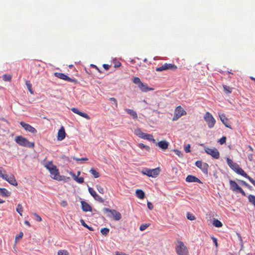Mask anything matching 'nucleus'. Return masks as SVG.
I'll return each mask as SVG.
<instances>
[{
    "instance_id": "obj_27",
    "label": "nucleus",
    "mask_w": 255,
    "mask_h": 255,
    "mask_svg": "<svg viewBox=\"0 0 255 255\" xmlns=\"http://www.w3.org/2000/svg\"><path fill=\"white\" fill-rule=\"evenodd\" d=\"M71 175H72L74 179L76 182H77L78 183L82 184V183H84V179L83 177H78L76 176L74 173H71Z\"/></svg>"
},
{
    "instance_id": "obj_28",
    "label": "nucleus",
    "mask_w": 255,
    "mask_h": 255,
    "mask_svg": "<svg viewBox=\"0 0 255 255\" xmlns=\"http://www.w3.org/2000/svg\"><path fill=\"white\" fill-rule=\"evenodd\" d=\"M249 202L255 207V195L250 194L248 196Z\"/></svg>"
},
{
    "instance_id": "obj_24",
    "label": "nucleus",
    "mask_w": 255,
    "mask_h": 255,
    "mask_svg": "<svg viewBox=\"0 0 255 255\" xmlns=\"http://www.w3.org/2000/svg\"><path fill=\"white\" fill-rule=\"evenodd\" d=\"M11 193L6 189L0 188V195L3 197H7L10 196Z\"/></svg>"
},
{
    "instance_id": "obj_52",
    "label": "nucleus",
    "mask_w": 255,
    "mask_h": 255,
    "mask_svg": "<svg viewBox=\"0 0 255 255\" xmlns=\"http://www.w3.org/2000/svg\"><path fill=\"white\" fill-rule=\"evenodd\" d=\"M227 162L230 167H231V166L234 163L232 159H231L230 158H229L228 157L227 158Z\"/></svg>"
},
{
    "instance_id": "obj_60",
    "label": "nucleus",
    "mask_w": 255,
    "mask_h": 255,
    "mask_svg": "<svg viewBox=\"0 0 255 255\" xmlns=\"http://www.w3.org/2000/svg\"><path fill=\"white\" fill-rule=\"evenodd\" d=\"M60 205L64 207H65L67 206V203L66 201L63 200L61 201Z\"/></svg>"
},
{
    "instance_id": "obj_54",
    "label": "nucleus",
    "mask_w": 255,
    "mask_h": 255,
    "mask_svg": "<svg viewBox=\"0 0 255 255\" xmlns=\"http://www.w3.org/2000/svg\"><path fill=\"white\" fill-rule=\"evenodd\" d=\"M23 234L22 232L19 233V234L17 235L15 237V240H19L20 239L22 238Z\"/></svg>"
},
{
    "instance_id": "obj_38",
    "label": "nucleus",
    "mask_w": 255,
    "mask_h": 255,
    "mask_svg": "<svg viewBox=\"0 0 255 255\" xmlns=\"http://www.w3.org/2000/svg\"><path fill=\"white\" fill-rule=\"evenodd\" d=\"M25 84L27 86V88L28 91L30 92V93L33 94V91L32 90V85L29 81H25Z\"/></svg>"
},
{
    "instance_id": "obj_8",
    "label": "nucleus",
    "mask_w": 255,
    "mask_h": 255,
    "mask_svg": "<svg viewBox=\"0 0 255 255\" xmlns=\"http://www.w3.org/2000/svg\"><path fill=\"white\" fill-rule=\"evenodd\" d=\"M195 165L200 168L201 171L206 175H208L209 165L206 162H202L201 160H197L195 162Z\"/></svg>"
},
{
    "instance_id": "obj_36",
    "label": "nucleus",
    "mask_w": 255,
    "mask_h": 255,
    "mask_svg": "<svg viewBox=\"0 0 255 255\" xmlns=\"http://www.w3.org/2000/svg\"><path fill=\"white\" fill-rule=\"evenodd\" d=\"M16 211L19 213L20 216H22V213L23 212V207L20 204H18L17 205Z\"/></svg>"
},
{
    "instance_id": "obj_59",
    "label": "nucleus",
    "mask_w": 255,
    "mask_h": 255,
    "mask_svg": "<svg viewBox=\"0 0 255 255\" xmlns=\"http://www.w3.org/2000/svg\"><path fill=\"white\" fill-rule=\"evenodd\" d=\"M237 235L238 238L240 242V243L241 244V245L243 246V240H242L241 235L239 233H237Z\"/></svg>"
},
{
    "instance_id": "obj_2",
    "label": "nucleus",
    "mask_w": 255,
    "mask_h": 255,
    "mask_svg": "<svg viewBox=\"0 0 255 255\" xmlns=\"http://www.w3.org/2000/svg\"><path fill=\"white\" fill-rule=\"evenodd\" d=\"M160 169L159 167H157L154 169H149L147 168H143L141 172L145 175L149 177L155 178L160 172Z\"/></svg>"
},
{
    "instance_id": "obj_23",
    "label": "nucleus",
    "mask_w": 255,
    "mask_h": 255,
    "mask_svg": "<svg viewBox=\"0 0 255 255\" xmlns=\"http://www.w3.org/2000/svg\"><path fill=\"white\" fill-rule=\"evenodd\" d=\"M54 76L59 79L64 80L66 81H68L69 78V76H67L65 74L59 72L54 73Z\"/></svg>"
},
{
    "instance_id": "obj_50",
    "label": "nucleus",
    "mask_w": 255,
    "mask_h": 255,
    "mask_svg": "<svg viewBox=\"0 0 255 255\" xmlns=\"http://www.w3.org/2000/svg\"><path fill=\"white\" fill-rule=\"evenodd\" d=\"M190 148L191 146L190 144H188L184 147V150L186 153H188L190 152Z\"/></svg>"
},
{
    "instance_id": "obj_16",
    "label": "nucleus",
    "mask_w": 255,
    "mask_h": 255,
    "mask_svg": "<svg viewBox=\"0 0 255 255\" xmlns=\"http://www.w3.org/2000/svg\"><path fill=\"white\" fill-rule=\"evenodd\" d=\"M185 181L187 182H198L201 184L203 183L199 178L192 175H188L185 179Z\"/></svg>"
},
{
    "instance_id": "obj_14",
    "label": "nucleus",
    "mask_w": 255,
    "mask_h": 255,
    "mask_svg": "<svg viewBox=\"0 0 255 255\" xmlns=\"http://www.w3.org/2000/svg\"><path fill=\"white\" fill-rule=\"evenodd\" d=\"M236 172L243 177L247 178L251 183L254 180L252 178H251L247 173L245 172V171L241 168L240 166L237 169Z\"/></svg>"
},
{
    "instance_id": "obj_33",
    "label": "nucleus",
    "mask_w": 255,
    "mask_h": 255,
    "mask_svg": "<svg viewBox=\"0 0 255 255\" xmlns=\"http://www.w3.org/2000/svg\"><path fill=\"white\" fill-rule=\"evenodd\" d=\"M134 133L137 136H138V137L141 138L142 137V136L143 135V134L144 133V132H142L141 131V130L140 129V128H137L135 129Z\"/></svg>"
},
{
    "instance_id": "obj_57",
    "label": "nucleus",
    "mask_w": 255,
    "mask_h": 255,
    "mask_svg": "<svg viewBox=\"0 0 255 255\" xmlns=\"http://www.w3.org/2000/svg\"><path fill=\"white\" fill-rule=\"evenodd\" d=\"M211 239H212V240H213V241L215 246L216 247H218L217 239L215 237H214V236H212L211 237Z\"/></svg>"
},
{
    "instance_id": "obj_62",
    "label": "nucleus",
    "mask_w": 255,
    "mask_h": 255,
    "mask_svg": "<svg viewBox=\"0 0 255 255\" xmlns=\"http://www.w3.org/2000/svg\"><path fill=\"white\" fill-rule=\"evenodd\" d=\"M121 66V63L118 61V62H116L115 63L114 67L115 68H118V67H120Z\"/></svg>"
},
{
    "instance_id": "obj_51",
    "label": "nucleus",
    "mask_w": 255,
    "mask_h": 255,
    "mask_svg": "<svg viewBox=\"0 0 255 255\" xmlns=\"http://www.w3.org/2000/svg\"><path fill=\"white\" fill-rule=\"evenodd\" d=\"M68 82H73L75 84H77L79 83V82L76 79H72L70 77L69 78L68 80Z\"/></svg>"
},
{
    "instance_id": "obj_64",
    "label": "nucleus",
    "mask_w": 255,
    "mask_h": 255,
    "mask_svg": "<svg viewBox=\"0 0 255 255\" xmlns=\"http://www.w3.org/2000/svg\"><path fill=\"white\" fill-rule=\"evenodd\" d=\"M253 155V154H248V158L250 161H252Z\"/></svg>"
},
{
    "instance_id": "obj_21",
    "label": "nucleus",
    "mask_w": 255,
    "mask_h": 255,
    "mask_svg": "<svg viewBox=\"0 0 255 255\" xmlns=\"http://www.w3.org/2000/svg\"><path fill=\"white\" fill-rule=\"evenodd\" d=\"M156 145H158L162 149H166L168 148L169 143L166 140H161L156 143Z\"/></svg>"
},
{
    "instance_id": "obj_9",
    "label": "nucleus",
    "mask_w": 255,
    "mask_h": 255,
    "mask_svg": "<svg viewBox=\"0 0 255 255\" xmlns=\"http://www.w3.org/2000/svg\"><path fill=\"white\" fill-rule=\"evenodd\" d=\"M186 114V112L184 109L181 107V106L177 107L174 112L173 118L172 119L173 121H177L182 116Z\"/></svg>"
},
{
    "instance_id": "obj_1",
    "label": "nucleus",
    "mask_w": 255,
    "mask_h": 255,
    "mask_svg": "<svg viewBox=\"0 0 255 255\" xmlns=\"http://www.w3.org/2000/svg\"><path fill=\"white\" fill-rule=\"evenodd\" d=\"M14 140L16 143L21 146L28 148H33L34 146V142L29 141L26 138L24 137L22 135L16 136Z\"/></svg>"
},
{
    "instance_id": "obj_25",
    "label": "nucleus",
    "mask_w": 255,
    "mask_h": 255,
    "mask_svg": "<svg viewBox=\"0 0 255 255\" xmlns=\"http://www.w3.org/2000/svg\"><path fill=\"white\" fill-rule=\"evenodd\" d=\"M125 111H126L127 114L131 116L133 119H137V115L135 111L129 109H126Z\"/></svg>"
},
{
    "instance_id": "obj_26",
    "label": "nucleus",
    "mask_w": 255,
    "mask_h": 255,
    "mask_svg": "<svg viewBox=\"0 0 255 255\" xmlns=\"http://www.w3.org/2000/svg\"><path fill=\"white\" fill-rule=\"evenodd\" d=\"M135 193L136 197L139 199H143L145 197L144 192L141 189H137Z\"/></svg>"
},
{
    "instance_id": "obj_55",
    "label": "nucleus",
    "mask_w": 255,
    "mask_h": 255,
    "mask_svg": "<svg viewBox=\"0 0 255 255\" xmlns=\"http://www.w3.org/2000/svg\"><path fill=\"white\" fill-rule=\"evenodd\" d=\"M237 193H240L243 196H246V194L243 190V189L241 187L239 190L237 192Z\"/></svg>"
},
{
    "instance_id": "obj_32",
    "label": "nucleus",
    "mask_w": 255,
    "mask_h": 255,
    "mask_svg": "<svg viewBox=\"0 0 255 255\" xmlns=\"http://www.w3.org/2000/svg\"><path fill=\"white\" fill-rule=\"evenodd\" d=\"M109 100L111 102L112 105H114V107H113V108L116 109L118 108V102L115 98H110Z\"/></svg>"
},
{
    "instance_id": "obj_11",
    "label": "nucleus",
    "mask_w": 255,
    "mask_h": 255,
    "mask_svg": "<svg viewBox=\"0 0 255 255\" xmlns=\"http://www.w3.org/2000/svg\"><path fill=\"white\" fill-rule=\"evenodd\" d=\"M88 191L89 193L95 200L98 201L100 203H103L104 202V199L98 195L93 188L89 187Z\"/></svg>"
},
{
    "instance_id": "obj_43",
    "label": "nucleus",
    "mask_w": 255,
    "mask_h": 255,
    "mask_svg": "<svg viewBox=\"0 0 255 255\" xmlns=\"http://www.w3.org/2000/svg\"><path fill=\"white\" fill-rule=\"evenodd\" d=\"M133 82L134 84L138 85H140V83H142L140 79L138 77H134L133 79Z\"/></svg>"
},
{
    "instance_id": "obj_53",
    "label": "nucleus",
    "mask_w": 255,
    "mask_h": 255,
    "mask_svg": "<svg viewBox=\"0 0 255 255\" xmlns=\"http://www.w3.org/2000/svg\"><path fill=\"white\" fill-rule=\"evenodd\" d=\"M52 166H54V165L53 164L52 161H50L45 165V167L49 170V169L51 168Z\"/></svg>"
},
{
    "instance_id": "obj_19",
    "label": "nucleus",
    "mask_w": 255,
    "mask_h": 255,
    "mask_svg": "<svg viewBox=\"0 0 255 255\" xmlns=\"http://www.w3.org/2000/svg\"><path fill=\"white\" fill-rule=\"evenodd\" d=\"M229 183L230 189L234 192H237L241 188L238 184L234 180H230Z\"/></svg>"
},
{
    "instance_id": "obj_12",
    "label": "nucleus",
    "mask_w": 255,
    "mask_h": 255,
    "mask_svg": "<svg viewBox=\"0 0 255 255\" xmlns=\"http://www.w3.org/2000/svg\"><path fill=\"white\" fill-rule=\"evenodd\" d=\"M20 125L26 131H28L32 133H34V134L36 133L37 132V130L34 127H32L31 125H30L28 124H26V123H24V122H20Z\"/></svg>"
},
{
    "instance_id": "obj_40",
    "label": "nucleus",
    "mask_w": 255,
    "mask_h": 255,
    "mask_svg": "<svg viewBox=\"0 0 255 255\" xmlns=\"http://www.w3.org/2000/svg\"><path fill=\"white\" fill-rule=\"evenodd\" d=\"M186 217H187V218L190 221L194 220L196 219L195 217L192 214L190 213V212H187Z\"/></svg>"
},
{
    "instance_id": "obj_13",
    "label": "nucleus",
    "mask_w": 255,
    "mask_h": 255,
    "mask_svg": "<svg viewBox=\"0 0 255 255\" xmlns=\"http://www.w3.org/2000/svg\"><path fill=\"white\" fill-rule=\"evenodd\" d=\"M81 203L82 209L84 212H97V210L95 209L93 210L92 206L87 202L82 200L81 201Z\"/></svg>"
},
{
    "instance_id": "obj_46",
    "label": "nucleus",
    "mask_w": 255,
    "mask_h": 255,
    "mask_svg": "<svg viewBox=\"0 0 255 255\" xmlns=\"http://www.w3.org/2000/svg\"><path fill=\"white\" fill-rule=\"evenodd\" d=\"M97 189L98 191V192L101 194H104L105 192L104 188L100 185L97 186Z\"/></svg>"
},
{
    "instance_id": "obj_30",
    "label": "nucleus",
    "mask_w": 255,
    "mask_h": 255,
    "mask_svg": "<svg viewBox=\"0 0 255 255\" xmlns=\"http://www.w3.org/2000/svg\"><path fill=\"white\" fill-rule=\"evenodd\" d=\"M239 183L243 185V186H246V187H247L249 189H250V190H252V189H253V187L252 186H251L250 184H249L248 183H247L246 181H244V180H238Z\"/></svg>"
},
{
    "instance_id": "obj_18",
    "label": "nucleus",
    "mask_w": 255,
    "mask_h": 255,
    "mask_svg": "<svg viewBox=\"0 0 255 255\" xmlns=\"http://www.w3.org/2000/svg\"><path fill=\"white\" fill-rule=\"evenodd\" d=\"M73 113L79 115V116L85 118L87 120H89L90 119L89 116L87 115L86 113L82 112L79 111V110L77 108H72L71 110Z\"/></svg>"
},
{
    "instance_id": "obj_49",
    "label": "nucleus",
    "mask_w": 255,
    "mask_h": 255,
    "mask_svg": "<svg viewBox=\"0 0 255 255\" xmlns=\"http://www.w3.org/2000/svg\"><path fill=\"white\" fill-rule=\"evenodd\" d=\"M2 170L3 168L0 167V177L3 179H6V178L7 177V174H3L2 173Z\"/></svg>"
},
{
    "instance_id": "obj_34",
    "label": "nucleus",
    "mask_w": 255,
    "mask_h": 255,
    "mask_svg": "<svg viewBox=\"0 0 255 255\" xmlns=\"http://www.w3.org/2000/svg\"><path fill=\"white\" fill-rule=\"evenodd\" d=\"M137 146L141 149H145L147 151H149L150 148L149 146L144 145L142 143H138Z\"/></svg>"
},
{
    "instance_id": "obj_31",
    "label": "nucleus",
    "mask_w": 255,
    "mask_h": 255,
    "mask_svg": "<svg viewBox=\"0 0 255 255\" xmlns=\"http://www.w3.org/2000/svg\"><path fill=\"white\" fill-rule=\"evenodd\" d=\"M90 172L93 175V177L95 178L100 177V173L93 168H92L90 169Z\"/></svg>"
},
{
    "instance_id": "obj_39",
    "label": "nucleus",
    "mask_w": 255,
    "mask_h": 255,
    "mask_svg": "<svg viewBox=\"0 0 255 255\" xmlns=\"http://www.w3.org/2000/svg\"><path fill=\"white\" fill-rule=\"evenodd\" d=\"M152 137L153 135L152 134L144 133L141 138L144 139H147L148 140H149L150 137Z\"/></svg>"
},
{
    "instance_id": "obj_61",
    "label": "nucleus",
    "mask_w": 255,
    "mask_h": 255,
    "mask_svg": "<svg viewBox=\"0 0 255 255\" xmlns=\"http://www.w3.org/2000/svg\"><path fill=\"white\" fill-rule=\"evenodd\" d=\"M80 221V223H81V225L83 226H84L85 228L87 227L88 225L85 223V222H84V220L81 219Z\"/></svg>"
},
{
    "instance_id": "obj_42",
    "label": "nucleus",
    "mask_w": 255,
    "mask_h": 255,
    "mask_svg": "<svg viewBox=\"0 0 255 255\" xmlns=\"http://www.w3.org/2000/svg\"><path fill=\"white\" fill-rule=\"evenodd\" d=\"M2 78L4 81H10L11 79V76L7 74H4Z\"/></svg>"
},
{
    "instance_id": "obj_17",
    "label": "nucleus",
    "mask_w": 255,
    "mask_h": 255,
    "mask_svg": "<svg viewBox=\"0 0 255 255\" xmlns=\"http://www.w3.org/2000/svg\"><path fill=\"white\" fill-rule=\"evenodd\" d=\"M65 128L63 127H61L58 132L57 140L59 141L63 140L65 137Z\"/></svg>"
},
{
    "instance_id": "obj_48",
    "label": "nucleus",
    "mask_w": 255,
    "mask_h": 255,
    "mask_svg": "<svg viewBox=\"0 0 255 255\" xmlns=\"http://www.w3.org/2000/svg\"><path fill=\"white\" fill-rule=\"evenodd\" d=\"M173 151L175 153L176 155H177L179 157H182L183 156V153L181 151L178 149H174Z\"/></svg>"
},
{
    "instance_id": "obj_10",
    "label": "nucleus",
    "mask_w": 255,
    "mask_h": 255,
    "mask_svg": "<svg viewBox=\"0 0 255 255\" xmlns=\"http://www.w3.org/2000/svg\"><path fill=\"white\" fill-rule=\"evenodd\" d=\"M205 151L208 154L210 155L213 158L215 159H219L220 157V153L216 148H210L209 147H205L204 148Z\"/></svg>"
},
{
    "instance_id": "obj_3",
    "label": "nucleus",
    "mask_w": 255,
    "mask_h": 255,
    "mask_svg": "<svg viewBox=\"0 0 255 255\" xmlns=\"http://www.w3.org/2000/svg\"><path fill=\"white\" fill-rule=\"evenodd\" d=\"M103 212L107 214V216L109 218L113 217L116 221L120 220L122 218L121 214L114 209H110L108 208H104Z\"/></svg>"
},
{
    "instance_id": "obj_41",
    "label": "nucleus",
    "mask_w": 255,
    "mask_h": 255,
    "mask_svg": "<svg viewBox=\"0 0 255 255\" xmlns=\"http://www.w3.org/2000/svg\"><path fill=\"white\" fill-rule=\"evenodd\" d=\"M57 255H69V254L67 251L63 250L59 251Z\"/></svg>"
},
{
    "instance_id": "obj_6",
    "label": "nucleus",
    "mask_w": 255,
    "mask_h": 255,
    "mask_svg": "<svg viewBox=\"0 0 255 255\" xmlns=\"http://www.w3.org/2000/svg\"><path fill=\"white\" fill-rule=\"evenodd\" d=\"M204 119L207 123L209 128H211L214 127L216 120L211 114L209 112H206L204 117Z\"/></svg>"
},
{
    "instance_id": "obj_7",
    "label": "nucleus",
    "mask_w": 255,
    "mask_h": 255,
    "mask_svg": "<svg viewBox=\"0 0 255 255\" xmlns=\"http://www.w3.org/2000/svg\"><path fill=\"white\" fill-rule=\"evenodd\" d=\"M177 68V67L176 65H175L174 64L165 63L161 66L156 68L155 70L157 72H161L162 71L168 70L174 71L176 70Z\"/></svg>"
},
{
    "instance_id": "obj_5",
    "label": "nucleus",
    "mask_w": 255,
    "mask_h": 255,
    "mask_svg": "<svg viewBox=\"0 0 255 255\" xmlns=\"http://www.w3.org/2000/svg\"><path fill=\"white\" fill-rule=\"evenodd\" d=\"M50 174L53 176V178L58 181H61L63 180L65 177L64 176L59 175L58 169L55 165L52 166L51 168L49 169Z\"/></svg>"
},
{
    "instance_id": "obj_37",
    "label": "nucleus",
    "mask_w": 255,
    "mask_h": 255,
    "mask_svg": "<svg viewBox=\"0 0 255 255\" xmlns=\"http://www.w3.org/2000/svg\"><path fill=\"white\" fill-rule=\"evenodd\" d=\"M223 88H224V91L226 93L229 94H230L232 93V88H231L230 87L224 85Z\"/></svg>"
},
{
    "instance_id": "obj_4",
    "label": "nucleus",
    "mask_w": 255,
    "mask_h": 255,
    "mask_svg": "<svg viewBox=\"0 0 255 255\" xmlns=\"http://www.w3.org/2000/svg\"><path fill=\"white\" fill-rule=\"evenodd\" d=\"M175 250L178 255H189L188 249L182 241H178Z\"/></svg>"
},
{
    "instance_id": "obj_29",
    "label": "nucleus",
    "mask_w": 255,
    "mask_h": 255,
    "mask_svg": "<svg viewBox=\"0 0 255 255\" xmlns=\"http://www.w3.org/2000/svg\"><path fill=\"white\" fill-rule=\"evenodd\" d=\"M213 225L217 228H221L223 226V224L218 219H214L213 220Z\"/></svg>"
},
{
    "instance_id": "obj_56",
    "label": "nucleus",
    "mask_w": 255,
    "mask_h": 255,
    "mask_svg": "<svg viewBox=\"0 0 255 255\" xmlns=\"http://www.w3.org/2000/svg\"><path fill=\"white\" fill-rule=\"evenodd\" d=\"M34 215L36 217V220L38 222H40L42 221V218L40 217V216H39L38 214H37L36 213H34Z\"/></svg>"
},
{
    "instance_id": "obj_22",
    "label": "nucleus",
    "mask_w": 255,
    "mask_h": 255,
    "mask_svg": "<svg viewBox=\"0 0 255 255\" xmlns=\"http://www.w3.org/2000/svg\"><path fill=\"white\" fill-rule=\"evenodd\" d=\"M4 179L6 181H7L11 185H12L13 186L17 185V182L16 179H15V177L13 175L9 177L7 175V177L6 178V179Z\"/></svg>"
},
{
    "instance_id": "obj_35",
    "label": "nucleus",
    "mask_w": 255,
    "mask_h": 255,
    "mask_svg": "<svg viewBox=\"0 0 255 255\" xmlns=\"http://www.w3.org/2000/svg\"><path fill=\"white\" fill-rule=\"evenodd\" d=\"M101 234L105 236H107L109 233L110 230L107 228H104L101 229L100 231Z\"/></svg>"
},
{
    "instance_id": "obj_58",
    "label": "nucleus",
    "mask_w": 255,
    "mask_h": 255,
    "mask_svg": "<svg viewBox=\"0 0 255 255\" xmlns=\"http://www.w3.org/2000/svg\"><path fill=\"white\" fill-rule=\"evenodd\" d=\"M147 207L149 210H152L153 208V205L152 203L150 202H147Z\"/></svg>"
},
{
    "instance_id": "obj_45",
    "label": "nucleus",
    "mask_w": 255,
    "mask_h": 255,
    "mask_svg": "<svg viewBox=\"0 0 255 255\" xmlns=\"http://www.w3.org/2000/svg\"><path fill=\"white\" fill-rule=\"evenodd\" d=\"M239 167V164H238L237 163L234 162V164L230 167V168L234 170L235 172L236 171L237 169Z\"/></svg>"
},
{
    "instance_id": "obj_63",
    "label": "nucleus",
    "mask_w": 255,
    "mask_h": 255,
    "mask_svg": "<svg viewBox=\"0 0 255 255\" xmlns=\"http://www.w3.org/2000/svg\"><path fill=\"white\" fill-rule=\"evenodd\" d=\"M103 67L105 70H108L109 69L110 66L108 64H104L103 65Z\"/></svg>"
},
{
    "instance_id": "obj_47",
    "label": "nucleus",
    "mask_w": 255,
    "mask_h": 255,
    "mask_svg": "<svg viewBox=\"0 0 255 255\" xmlns=\"http://www.w3.org/2000/svg\"><path fill=\"white\" fill-rule=\"evenodd\" d=\"M226 141V136H222L218 141V142L220 143V144H223L225 143Z\"/></svg>"
},
{
    "instance_id": "obj_15",
    "label": "nucleus",
    "mask_w": 255,
    "mask_h": 255,
    "mask_svg": "<svg viewBox=\"0 0 255 255\" xmlns=\"http://www.w3.org/2000/svg\"><path fill=\"white\" fill-rule=\"evenodd\" d=\"M220 119L223 124L226 127L232 129L230 123L229 122L228 119L226 117L225 114H223L219 115Z\"/></svg>"
},
{
    "instance_id": "obj_44",
    "label": "nucleus",
    "mask_w": 255,
    "mask_h": 255,
    "mask_svg": "<svg viewBox=\"0 0 255 255\" xmlns=\"http://www.w3.org/2000/svg\"><path fill=\"white\" fill-rule=\"evenodd\" d=\"M149 226V225L147 224H142L140 225L139 227V230L141 231H143L145 230Z\"/></svg>"
},
{
    "instance_id": "obj_20",
    "label": "nucleus",
    "mask_w": 255,
    "mask_h": 255,
    "mask_svg": "<svg viewBox=\"0 0 255 255\" xmlns=\"http://www.w3.org/2000/svg\"><path fill=\"white\" fill-rule=\"evenodd\" d=\"M138 88L143 92H147L154 90L153 88L149 87L147 84L142 82L140 83V85H138Z\"/></svg>"
}]
</instances>
